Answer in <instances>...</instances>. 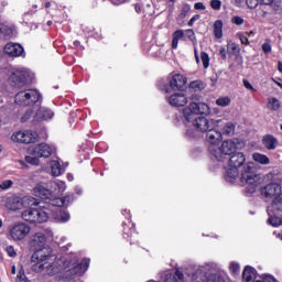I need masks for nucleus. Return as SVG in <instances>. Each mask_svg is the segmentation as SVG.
<instances>
[{"label": "nucleus", "mask_w": 282, "mask_h": 282, "mask_svg": "<svg viewBox=\"0 0 282 282\" xmlns=\"http://www.w3.org/2000/svg\"><path fill=\"white\" fill-rule=\"evenodd\" d=\"M30 247L34 250L31 257V270L39 274H63V279L70 276H83L89 270V258L78 260V256L74 253L72 257H63L56 259L52 253V248L47 246V236L43 231L35 232L30 237Z\"/></svg>", "instance_id": "1"}, {"label": "nucleus", "mask_w": 282, "mask_h": 282, "mask_svg": "<svg viewBox=\"0 0 282 282\" xmlns=\"http://www.w3.org/2000/svg\"><path fill=\"white\" fill-rule=\"evenodd\" d=\"M224 177L229 184H235L239 180L241 186H247L250 194L257 193V188L263 182L261 174L254 172V163L246 162V154L243 152L234 153L229 158Z\"/></svg>", "instance_id": "2"}, {"label": "nucleus", "mask_w": 282, "mask_h": 282, "mask_svg": "<svg viewBox=\"0 0 282 282\" xmlns=\"http://www.w3.org/2000/svg\"><path fill=\"white\" fill-rule=\"evenodd\" d=\"M185 122H193L194 129L186 131L185 135L188 140L199 138V133H208L210 129H215V119L195 116H210V106L206 102L192 101L182 110Z\"/></svg>", "instance_id": "3"}, {"label": "nucleus", "mask_w": 282, "mask_h": 282, "mask_svg": "<svg viewBox=\"0 0 282 282\" xmlns=\"http://www.w3.org/2000/svg\"><path fill=\"white\" fill-rule=\"evenodd\" d=\"M65 191H67V185L65 182L51 181L48 183V188L45 184H37L33 188V194L48 206L54 204V199H65V197H61Z\"/></svg>", "instance_id": "4"}, {"label": "nucleus", "mask_w": 282, "mask_h": 282, "mask_svg": "<svg viewBox=\"0 0 282 282\" xmlns=\"http://www.w3.org/2000/svg\"><path fill=\"white\" fill-rule=\"evenodd\" d=\"M74 202V195H67L64 198H55L51 205H47L48 217H53V219L57 224H67L72 216L69 212L63 209V207H67Z\"/></svg>", "instance_id": "5"}, {"label": "nucleus", "mask_w": 282, "mask_h": 282, "mask_svg": "<svg viewBox=\"0 0 282 282\" xmlns=\"http://www.w3.org/2000/svg\"><path fill=\"white\" fill-rule=\"evenodd\" d=\"M209 272H219V264L217 262H205L187 271L186 276L189 282H206Z\"/></svg>", "instance_id": "6"}, {"label": "nucleus", "mask_w": 282, "mask_h": 282, "mask_svg": "<svg viewBox=\"0 0 282 282\" xmlns=\"http://www.w3.org/2000/svg\"><path fill=\"white\" fill-rule=\"evenodd\" d=\"M39 200L32 196H17L10 195L4 199V207L7 210H12L17 213V210H23V208H31V206H37Z\"/></svg>", "instance_id": "7"}, {"label": "nucleus", "mask_w": 282, "mask_h": 282, "mask_svg": "<svg viewBox=\"0 0 282 282\" xmlns=\"http://www.w3.org/2000/svg\"><path fill=\"white\" fill-rule=\"evenodd\" d=\"M43 205H40L36 208L28 207L24 212H22V219L24 221H29V224H44L50 219V207L47 204L42 202Z\"/></svg>", "instance_id": "8"}, {"label": "nucleus", "mask_w": 282, "mask_h": 282, "mask_svg": "<svg viewBox=\"0 0 282 282\" xmlns=\"http://www.w3.org/2000/svg\"><path fill=\"white\" fill-rule=\"evenodd\" d=\"M32 227L28 223L19 221L8 228V239L14 243H21L30 237Z\"/></svg>", "instance_id": "9"}, {"label": "nucleus", "mask_w": 282, "mask_h": 282, "mask_svg": "<svg viewBox=\"0 0 282 282\" xmlns=\"http://www.w3.org/2000/svg\"><path fill=\"white\" fill-rule=\"evenodd\" d=\"M187 79L182 74L170 75L166 82H159V87L165 94L173 91H182L186 87Z\"/></svg>", "instance_id": "10"}, {"label": "nucleus", "mask_w": 282, "mask_h": 282, "mask_svg": "<svg viewBox=\"0 0 282 282\" xmlns=\"http://www.w3.org/2000/svg\"><path fill=\"white\" fill-rule=\"evenodd\" d=\"M269 215L268 224L273 228H279L282 224V194L275 197L271 205L267 208Z\"/></svg>", "instance_id": "11"}, {"label": "nucleus", "mask_w": 282, "mask_h": 282, "mask_svg": "<svg viewBox=\"0 0 282 282\" xmlns=\"http://www.w3.org/2000/svg\"><path fill=\"white\" fill-rule=\"evenodd\" d=\"M237 144H239V141L237 139L225 140L221 142L220 145H218L212 156L215 158L217 162H224V159L226 156L235 154V152L237 151Z\"/></svg>", "instance_id": "12"}, {"label": "nucleus", "mask_w": 282, "mask_h": 282, "mask_svg": "<svg viewBox=\"0 0 282 282\" xmlns=\"http://www.w3.org/2000/svg\"><path fill=\"white\" fill-rule=\"evenodd\" d=\"M14 100L15 105H20V107H32L41 100V93L36 89L22 90L15 95Z\"/></svg>", "instance_id": "13"}, {"label": "nucleus", "mask_w": 282, "mask_h": 282, "mask_svg": "<svg viewBox=\"0 0 282 282\" xmlns=\"http://www.w3.org/2000/svg\"><path fill=\"white\" fill-rule=\"evenodd\" d=\"M9 80H11L15 87H23L25 83H30V80H32V72L24 67L14 68Z\"/></svg>", "instance_id": "14"}, {"label": "nucleus", "mask_w": 282, "mask_h": 282, "mask_svg": "<svg viewBox=\"0 0 282 282\" xmlns=\"http://www.w3.org/2000/svg\"><path fill=\"white\" fill-rule=\"evenodd\" d=\"M11 140L18 144H32L39 141V134L32 130H19L11 134Z\"/></svg>", "instance_id": "15"}, {"label": "nucleus", "mask_w": 282, "mask_h": 282, "mask_svg": "<svg viewBox=\"0 0 282 282\" xmlns=\"http://www.w3.org/2000/svg\"><path fill=\"white\" fill-rule=\"evenodd\" d=\"M29 155H36V158H51L56 153V147L50 145L47 143H40L32 145L28 149Z\"/></svg>", "instance_id": "16"}, {"label": "nucleus", "mask_w": 282, "mask_h": 282, "mask_svg": "<svg viewBox=\"0 0 282 282\" xmlns=\"http://www.w3.org/2000/svg\"><path fill=\"white\" fill-rule=\"evenodd\" d=\"M221 140H224V135L219 130H215L212 128L206 134V142L208 144V152L210 155H214L216 149L221 144Z\"/></svg>", "instance_id": "17"}, {"label": "nucleus", "mask_w": 282, "mask_h": 282, "mask_svg": "<svg viewBox=\"0 0 282 282\" xmlns=\"http://www.w3.org/2000/svg\"><path fill=\"white\" fill-rule=\"evenodd\" d=\"M171 107H186L188 105V96L184 93H174L166 97Z\"/></svg>", "instance_id": "18"}, {"label": "nucleus", "mask_w": 282, "mask_h": 282, "mask_svg": "<svg viewBox=\"0 0 282 282\" xmlns=\"http://www.w3.org/2000/svg\"><path fill=\"white\" fill-rule=\"evenodd\" d=\"M161 279L163 282H186L184 280V273L182 271L176 270H166L161 273Z\"/></svg>", "instance_id": "19"}, {"label": "nucleus", "mask_w": 282, "mask_h": 282, "mask_svg": "<svg viewBox=\"0 0 282 282\" xmlns=\"http://www.w3.org/2000/svg\"><path fill=\"white\" fill-rule=\"evenodd\" d=\"M122 215L126 217V221H123V237H131L133 232H135V224L131 221V212L123 209Z\"/></svg>", "instance_id": "20"}, {"label": "nucleus", "mask_w": 282, "mask_h": 282, "mask_svg": "<svg viewBox=\"0 0 282 282\" xmlns=\"http://www.w3.org/2000/svg\"><path fill=\"white\" fill-rule=\"evenodd\" d=\"M261 195H263V197H267V198H270V199H271V197H274V198L279 197L280 195H282L281 185H279L276 183L268 184L267 186H264L261 189Z\"/></svg>", "instance_id": "21"}, {"label": "nucleus", "mask_w": 282, "mask_h": 282, "mask_svg": "<svg viewBox=\"0 0 282 282\" xmlns=\"http://www.w3.org/2000/svg\"><path fill=\"white\" fill-rule=\"evenodd\" d=\"M4 54L14 58L23 56V46H21V44L10 42L4 46Z\"/></svg>", "instance_id": "22"}, {"label": "nucleus", "mask_w": 282, "mask_h": 282, "mask_svg": "<svg viewBox=\"0 0 282 282\" xmlns=\"http://www.w3.org/2000/svg\"><path fill=\"white\" fill-rule=\"evenodd\" d=\"M52 118H54V111L45 107L37 109L34 116L35 122H42V120H52Z\"/></svg>", "instance_id": "23"}, {"label": "nucleus", "mask_w": 282, "mask_h": 282, "mask_svg": "<svg viewBox=\"0 0 282 282\" xmlns=\"http://www.w3.org/2000/svg\"><path fill=\"white\" fill-rule=\"evenodd\" d=\"M256 279H257V269L250 265L245 267L242 271V280L246 282H251V281H254Z\"/></svg>", "instance_id": "24"}, {"label": "nucleus", "mask_w": 282, "mask_h": 282, "mask_svg": "<svg viewBox=\"0 0 282 282\" xmlns=\"http://www.w3.org/2000/svg\"><path fill=\"white\" fill-rule=\"evenodd\" d=\"M263 144L269 151H274V149H276L279 145V141L272 134H267L263 138Z\"/></svg>", "instance_id": "25"}, {"label": "nucleus", "mask_w": 282, "mask_h": 282, "mask_svg": "<svg viewBox=\"0 0 282 282\" xmlns=\"http://www.w3.org/2000/svg\"><path fill=\"white\" fill-rule=\"evenodd\" d=\"M51 173L53 177H58L65 173V169L61 166V162L58 161H51Z\"/></svg>", "instance_id": "26"}, {"label": "nucleus", "mask_w": 282, "mask_h": 282, "mask_svg": "<svg viewBox=\"0 0 282 282\" xmlns=\"http://www.w3.org/2000/svg\"><path fill=\"white\" fill-rule=\"evenodd\" d=\"M252 160L253 162H257L258 164H262L263 166H268V164H270V158L259 152H254L252 154Z\"/></svg>", "instance_id": "27"}, {"label": "nucleus", "mask_w": 282, "mask_h": 282, "mask_svg": "<svg viewBox=\"0 0 282 282\" xmlns=\"http://www.w3.org/2000/svg\"><path fill=\"white\" fill-rule=\"evenodd\" d=\"M214 36L215 39H224V22L221 20L214 22Z\"/></svg>", "instance_id": "28"}, {"label": "nucleus", "mask_w": 282, "mask_h": 282, "mask_svg": "<svg viewBox=\"0 0 282 282\" xmlns=\"http://www.w3.org/2000/svg\"><path fill=\"white\" fill-rule=\"evenodd\" d=\"M184 39V30H176L173 33V39H172V50H177V45H180V41Z\"/></svg>", "instance_id": "29"}, {"label": "nucleus", "mask_w": 282, "mask_h": 282, "mask_svg": "<svg viewBox=\"0 0 282 282\" xmlns=\"http://www.w3.org/2000/svg\"><path fill=\"white\" fill-rule=\"evenodd\" d=\"M267 107L270 111H279L281 109V102L275 97H271L268 99Z\"/></svg>", "instance_id": "30"}, {"label": "nucleus", "mask_w": 282, "mask_h": 282, "mask_svg": "<svg viewBox=\"0 0 282 282\" xmlns=\"http://www.w3.org/2000/svg\"><path fill=\"white\" fill-rule=\"evenodd\" d=\"M12 28L8 25L0 24V39L3 36L4 39H12Z\"/></svg>", "instance_id": "31"}, {"label": "nucleus", "mask_w": 282, "mask_h": 282, "mask_svg": "<svg viewBox=\"0 0 282 282\" xmlns=\"http://www.w3.org/2000/svg\"><path fill=\"white\" fill-rule=\"evenodd\" d=\"M214 272L215 271L208 273L206 282H226V279H224L221 274Z\"/></svg>", "instance_id": "32"}, {"label": "nucleus", "mask_w": 282, "mask_h": 282, "mask_svg": "<svg viewBox=\"0 0 282 282\" xmlns=\"http://www.w3.org/2000/svg\"><path fill=\"white\" fill-rule=\"evenodd\" d=\"M221 131H223V134L224 135H235V123H232V122H227L224 127H223V129H221Z\"/></svg>", "instance_id": "33"}, {"label": "nucleus", "mask_w": 282, "mask_h": 282, "mask_svg": "<svg viewBox=\"0 0 282 282\" xmlns=\"http://www.w3.org/2000/svg\"><path fill=\"white\" fill-rule=\"evenodd\" d=\"M39 159V156L30 154L25 156V163L31 164V166H39V164H41Z\"/></svg>", "instance_id": "34"}, {"label": "nucleus", "mask_w": 282, "mask_h": 282, "mask_svg": "<svg viewBox=\"0 0 282 282\" xmlns=\"http://www.w3.org/2000/svg\"><path fill=\"white\" fill-rule=\"evenodd\" d=\"M227 52L237 55L241 52V48H239V45H237L235 42H229L227 44Z\"/></svg>", "instance_id": "35"}, {"label": "nucleus", "mask_w": 282, "mask_h": 282, "mask_svg": "<svg viewBox=\"0 0 282 282\" xmlns=\"http://www.w3.org/2000/svg\"><path fill=\"white\" fill-rule=\"evenodd\" d=\"M200 61L203 63L204 69H208V67L210 66V56H208V53L202 52L200 53Z\"/></svg>", "instance_id": "36"}, {"label": "nucleus", "mask_w": 282, "mask_h": 282, "mask_svg": "<svg viewBox=\"0 0 282 282\" xmlns=\"http://www.w3.org/2000/svg\"><path fill=\"white\" fill-rule=\"evenodd\" d=\"M231 102V99L230 97L228 96H225V97H219L217 100H216V105L218 107H228Z\"/></svg>", "instance_id": "37"}, {"label": "nucleus", "mask_w": 282, "mask_h": 282, "mask_svg": "<svg viewBox=\"0 0 282 282\" xmlns=\"http://www.w3.org/2000/svg\"><path fill=\"white\" fill-rule=\"evenodd\" d=\"M229 270L234 276H238V274L241 272V267L238 262H230L229 263Z\"/></svg>", "instance_id": "38"}, {"label": "nucleus", "mask_w": 282, "mask_h": 282, "mask_svg": "<svg viewBox=\"0 0 282 282\" xmlns=\"http://www.w3.org/2000/svg\"><path fill=\"white\" fill-rule=\"evenodd\" d=\"M184 35L192 41L193 45H197V36H195V31L187 29L184 31Z\"/></svg>", "instance_id": "39"}, {"label": "nucleus", "mask_w": 282, "mask_h": 282, "mask_svg": "<svg viewBox=\"0 0 282 282\" xmlns=\"http://www.w3.org/2000/svg\"><path fill=\"white\" fill-rule=\"evenodd\" d=\"M12 186H14V182H12L11 180L3 181L0 184L1 191H9V188H12Z\"/></svg>", "instance_id": "40"}, {"label": "nucleus", "mask_w": 282, "mask_h": 282, "mask_svg": "<svg viewBox=\"0 0 282 282\" xmlns=\"http://www.w3.org/2000/svg\"><path fill=\"white\" fill-rule=\"evenodd\" d=\"M15 281L17 282H30V280H28V276L25 275V271H23V269H21L19 271Z\"/></svg>", "instance_id": "41"}, {"label": "nucleus", "mask_w": 282, "mask_h": 282, "mask_svg": "<svg viewBox=\"0 0 282 282\" xmlns=\"http://www.w3.org/2000/svg\"><path fill=\"white\" fill-rule=\"evenodd\" d=\"M237 39L241 42L242 45H250V41L248 40V36H246L243 33L239 32L236 34Z\"/></svg>", "instance_id": "42"}, {"label": "nucleus", "mask_w": 282, "mask_h": 282, "mask_svg": "<svg viewBox=\"0 0 282 282\" xmlns=\"http://www.w3.org/2000/svg\"><path fill=\"white\" fill-rule=\"evenodd\" d=\"M231 23H234V25H243V23H246V20H243V18L239 15H234L231 18Z\"/></svg>", "instance_id": "43"}, {"label": "nucleus", "mask_w": 282, "mask_h": 282, "mask_svg": "<svg viewBox=\"0 0 282 282\" xmlns=\"http://www.w3.org/2000/svg\"><path fill=\"white\" fill-rule=\"evenodd\" d=\"M261 0H246V4L250 10H254Z\"/></svg>", "instance_id": "44"}, {"label": "nucleus", "mask_w": 282, "mask_h": 282, "mask_svg": "<svg viewBox=\"0 0 282 282\" xmlns=\"http://www.w3.org/2000/svg\"><path fill=\"white\" fill-rule=\"evenodd\" d=\"M210 8L216 11L221 10V0H210Z\"/></svg>", "instance_id": "45"}, {"label": "nucleus", "mask_w": 282, "mask_h": 282, "mask_svg": "<svg viewBox=\"0 0 282 282\" xmlns=\"http://www.w3.org/2000/svg\"><path fill=\"white\" fill-rule=\"evenodd\" d=\"M262 51L264 54H270V52H272V44H270V42H264L262 44Z\"/></svg>", "instance_id": "46"}, {"label": "nucleus", "mask_w": 282, "mask_h": 282, "mask_svg": "<svg viewBox=\"0 0 282 282\" xmlns=\"http://www.w3.org/2000/svg\"><path fill=\"white\" fill-rule=\"evenodd\" d=\"M273 10L276 14H281V12H282V2H274Z\"/></svg>", "instance_id": "47"}, {"label": "nucleus", "mask_w": 282, "mask_h": 282, "mask_svg": "<svg viewBox=\"0 0 282 282\" xmlns=\"http://www.w3.org/2000/svg\"><path fill=\"white\" fill-rule=\"evenodd\" d=\"M29 118H32V110H26V112L23 115L21 121L22 122H28Z\"/></svg>", "instance_id": "48"}, {"label": "nucleus", "mask_w": 282, "mask_h": 282, "mask_svg": "<svg viewBox=\"0 0 282 282\" xmlns=\"http://www.w3.org/2000/svg\"><path fill=\"white\" fill-rule=\"evenodd\" d=\"M243 86L250 91H256L254 86H252V84H250V82H248L247 79H243Z\"/></svg>", "instance_id": "49"}, {"label": "nucleus", "mask_w": 282, "mask_h": 282, "mask_svg": "<svg viewBox=\"0 0 282 282\" xmlns=\"http://www.w3.org/2000/svg\"><path fill=\"white\" fill-rule=\"evenodd\" d=\"M195 21H199V14H196V15L192 17L191 20L188 21L187 25L189 28H193Z\"/></svg>", "instance_id": "50"}, {"label": "nucleus", "mask_w": 282, "mask_h": 282, "mask_svg": "<svg viewBox=\"0 0 282 282\" xmlns=\"http://www.w3.org/2000/svg\"><path fill=\"white\" fill-rule=\"evenodd\" d=\"M7 253L9 254V257H14L17 254V251L14 250L13 246H9L7 247Z\"/></svg>", "instance_id": "51"}, {"label": "nucleus", "mask_w": 282, "mask_h": 282, "mask_svg": "<svg viewBox=\"0 0 282 282\" xmlns=\"http://www.w3.org/2000/svg\"><path fill=\"white\" fill-rule=\"evenodd\" d=\"M267 14H268V12H265V10H263L261 7L259 9H257V11H256V17L264 18Z\"/></svg>", "instance_id": "52"}, {"label": "nucleus", "mask_w": 282, "mask_h": 282, "mask_svg": "<svg viewBox=\"0 0 282 282\" xmlns=\"http://www.w3.org/2000/svg\"><path fill=\"white\" fill-rule=\"evenodd\" d=\"M195 10H206V6L203 2H196L194 4Z\"/></svg>", "instance_id": "53"}, {"label": "nucleus", "mask_w": 282, "mask_h": 282, "mask_svg": "<svg viewBox=\"0 0 282 282\" xmlns=\"http://www.w3.org/2000/svg\"><path fill=\"white\" fill-rule=\"evenodd\" d=\"M200 85H202V83L196 80V82H192L189 84V87H191V89H199Z\"/></svg>", "instance_id": "54"}, {"label": "nucleus", "mask_w": 282, "mask_h": 282, "mask_svg": "<svg viewBox=\"0 0 282 282\" xmlns=\"http://www.w3.org/2000/svg\"><path fill=\"white\" fill-rule=\"evenodd\" d=\"M219 54H220L221 58H226V56H227L226 47L220 46Z\"/></svg>", "instance_id": "55"}, {"label": "nucleus", "mask_w": 282, "mask_h": 282, "mask_svg": "<svg viewBox=\"0 0 282 282\" xmlns=\"http://www.w3.org/2000/svg\"><path fill=\"white\" fill-rule=\"evenodd\" d=\"M134 9L138 14H141V12L143 11V7L140 3L134 4Z\"/></svg>", "instance_id": "56"}, {"label": "nucleus", "mask_w": 282, "mask_h": 282, "mask_svg": "<svg viewBox=\"0 0 282 282\" xmlns=\"http://www.w3.org/2000/svg\"><path fill=\"white\" fill-rule=\"evenodd\" d=\"M261 3H263V6H272V3H274V0H261Z\"/></svg>", "instance_id": "57"}, {"label": "nucleus", "mask_w": 282, "mask_h": 282, "mask_svg": "<svg viewBox=\"0 0 282 282\" xmlns=\"http://www.w3.org/2000/svg\"><path fill=\"white\" fill-rule=\"evenodd\" d=\"M124 1L127 0H112V3H115V6H120L121 3H124Z\"/></svg>", "instance_id": "58"}, {"label": "nucleus", "mask_w": 282, "mask_h": 282, "mask_svg": "<svg viewBox=\"0 0 282 282\" xmlns=\"http://www.w3.org/2000/svg\"><path fill=\"white\" fill-rule=\"evenodd\" d=\"M74 47H79V50H83V46L80 45V42L79 41H75L73 43Z\"/></svg>", "instance_id": "59"}, {"label": "nucleus", "mask_w": 282, "mask_h": 282, "mask_svg": "<svg viewBox=\"0 0 282 282\" xmlns=\"http://www.w3.org/2000/svg\"><path fill=\"white\" fill-rule=\"evenodd\" d=\"M68 182H74V174H67Z\"/></svg>", "instance_id": "60"}, {"label": "nucleus", "mask_w": 282, "mask_h": 282, "mask_svg": "<svg viewBox=\"0 0 282 282\" xmlns=\"http://www.w3.org/2000/svg\"><path fill=\"white\" fill-rule=\"evenodd\" d=\"M278 72H280L282 74V62L278 63Z\"/></svg>", "instance_id": "61"}, {"label": "nucleus", "mask_w": 282, "mask_h": 282, "mask_svg": "<svg viewBox=\"0 0 282 282\" xmlns=\"http://www.w3.org/2000/svg\"><path fill=\"white\" fill-rule=\"evenodd\" d=\"M246 34H247L248 36H254L256 33H254V31H250V32H247Z\"/></svg>", "instance_id": "62"}, {"label": "nucleus", "mask_w": 282, "mask_h": 282, "mask_svg": "<svg viewBox=\"0 0 282 282\" xmlns=\"http://www.w3.org/2000/svg\"><path fill=\"white\" fill-rule=\"evenodd\" d=\"M195 58H196V63H199V55H196Z\"/></svg>", "instance_id": "63"}, {"label": "nucleus", "mask_w": 282, "mask_h": 282, "mask_svg": "<svg viewBox=\"0 0 282 282\" xmlns=\"http://www.w3.org/2000/svg\"><path fill=\"white\" fill-rule=\"evenodd\" d=\"M278 238L281 239V241H282V234H279Z\"/></svg>", "instance_id": "64"}]
</instances>
